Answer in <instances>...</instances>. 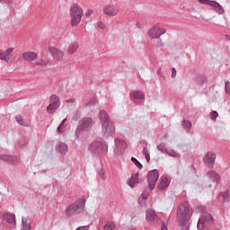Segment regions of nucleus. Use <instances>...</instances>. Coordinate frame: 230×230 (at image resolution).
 Segmentation results:
<instances>
[{"instance_id":"obj_1","label":"nucleus","mask_w":230,"mask_h":230,"mask_svg":"<svg viewBox=\"0 0 230 230\" xmlns=\"http://www.w3.org/2000/svg\"><path fill=\"white\" fill-rule=\"evenodd\" d=\"M69 15L71 19V26H78L84 17V9L80 5L74 4L70 7Z\"/></svg>"},{"instance_id":"obj_2","label":"nucleus","mask_w":230,"mask_h":230,"mask_svg":"<svg viewBox=\"0 0 230 230\" xmlns=\"http://www.w3.org/2000/svg\"><path fill=\"white\" fill-rule=\"evenodd\" d=\"M190 205L188 202L180 204L177 210L178 222H180L181 226H184V224L190 220Z\"/></svg>"},{"instance_id":"obj_3","label":"nucleus","mask_w":230,"mask_h":230,"mask_svg":"<svg viewBox=\"0 0 230 230\" xmlns=\"http://www.w3.org/2000/svg\"><path fill=\"white\" fill-rule=\"evenodd\" d=\"M100 119L102 125V131L104 134H112L116 128H114V124L109 121V115L105 111L100 112Z\"/></svg>"},{"instance_id":"obj_4","label":"nucleus","mask_w":230,"mask_h":230,"mask_svg":"<svg viewBox=\"0 0 230 230\" xmlns=\"http://www.w3.org/2000/svg\"><path fill=\"white\" fill-rule=\"evenodd\" d=\"M207 177H208V180L206 182L207 188H215V187H217V184H218V182H220V174L215 171L208 172Z\"/></svg>"},{"instance_id":"obj_5","label":"nucleus","mask_w":230,"mask_h":230,"mask_svg":"<svg viewBox=\"0 0 230 230\" xmlns=\"http://www.w3.org/2000/svg\"><path fill=\"white\" fill-rule=\"evenodd\" d=\"M84 204H85V201L84 199H80L75 203L69 205L66 209V217H73V215L79 213L80 209L84 208Z\"/></svg>"},{"instance_id":"obj_6","label":"nucleus","mask_w":230,"mask_h":230,"mask_svg":"<svg viewBox=\"0 0 230 230\" xmlns=\"http://www.w3.org/2000/svg\"><path fill=\"white\" fill-rule=\"evenodd\" d=\"M213 224V217L209 214H205L201 216L198 222L199 230H208L209 226Z\"/></svg>"},{"instance_id":"obj_7","label":"nucleus","mask_w":230,"mask_h":230,"mask_svg":"<svg viewBox=\"0 0 230 230\" xmlns=\"http://www.w3.org/2000/svg\"><path fill=\"white\" fill-rule=\"evenodd\" d=\"M165 33H166V29L159 25H154L152 28H150L147 31V35L152 40L161 39V36L164 35Z\"/></svg>"},{"instance_id":"obj_8","label":"nucleus","mask_w":230,"mask_h":230,"mask_svg":"<svg viewBox=\"0 0 230 230\" xmlns=\"http://www.w3.org/2000/svg\"><path fill=\"white\" fill-rule=\"evenodd\" d=\"M60 107V98L57 95H51L49 99V104L47 107L48 114H53L57 112V110Z\"/></svg>"},{"instance_id":"obj_9","label":"nucleus","mask_w":230,"mask_h":230,"mask_svg":"<svg viewBox=\"0 0 230 230\" xmlns=\"http://www.w3.org/2000/svg\"><path fill=\"white\" fill-rule=\"evenodd\" d=\"M198 1L201 4H208V6H211L212 8H214L215 12H217V13H218L219 15H224V13H226L224 7L216 1H211V0H198Z\"/></svg>"},{"instance_id":"obj_10","label":"nucleus","mask_w":230,"mask_h":230,"mask_svg":"<svg viewBox=\"0 0 230 230\" xmlns=\"http://www.w3.org/2000/svg\"><path fill=\"white\" fill-rule=\"evenodd\" d=\"M89 149L93 152V154H105L107 153V146L100 141L93 142Z\"/></svg>"},{"instance_id":"obj_11","label":"nucleus","mask_w":230,"mask_h":230,"mask_svg":"<svg viewBox=\"0 0 230 230\" xmlns=\"http://www.w3.org/2000/svg\"><path fill=\"white\" fill-rule=\"evenodd\" d=\"M159 179V172L157 170L150 171L147 173V181L149 184V190H154L155 188V184L157 180Z\"/></svg>"},{"instance_id":"obj_12","label":"nucleus","mask_w":230,"mask_h":230,"mask_svg":"<svg viewBox=\"0 0 230 230\" xmlns=\"http://www.w3.org/2000/svg\"><path fill=\"white\" fill-rule=\"evenodd\" d=\"M49 53L55 60H64L66 58V53L63 50L53 46L49 47Z\"/></svg>"},{"instance_id":"obj_13","label":"nucleus","mask_w":230,"mask_h":230,"mask_svg":"<svg viewBox=\"0 0 230 230\" xmlns=\"http://www.w3.org/2000/svg\"><path fill=\"white\" fill-rule=\"evenodd\" d=\"M217 159V155L213 152H208L203 157V163L208 168H213V164H215V160Z\"/></svg>"},{"instance_id":"obj_14","label":"nucleus","mask_w":230,"mask_h":230,"mask_svg":"<svg viewBox=\"0 0 230 230\" xmlns=\"http://www.w3.org/2000/svg\"><path fill=\"white\" fill-rule=\"evenodd\" d=\"M14 49H15L14 48H9L4 51L0 50V60H4V62H6V64H9L10 58H12V55Z\"/></svg>"},{"instance_id":"obj_15","label":"nucleus","mask_w":230,"mask_h":230,"mask_svg":"<svg viewBox=\"0 0 230 230\" xmlns=\"http://www.w3.org/2000/svg\"><path fill=\"white\" fill-rule=\"evenodd\" d=\"M157 218H159L157 217V213H155V210L152 209V208H148L146 212V222H148V224H154V222H155V220H157Z\"/></svg>"},{"instance_id":"obj_16","label":"nucleus","mask_w":230,"mask_h":230,"mask_svg":"<svg viewBox=\"0 0 230 230\" xmlns=\"http://www.w3.org/2000/svg\"><path fill=\"white\" fill-rule=\"evenodd\" d=\"M80 44L78 41H72L66 47V54L73 56L76 51H78Z\"/></svg>"},{"instance_id":"obj_17","label":"nucleus","mask_w":230,"mask_h":230,"mask_svg":"<svg viewBox=\"0 0 230 230\" xmlns=\"http://www.w3.org/2000/svg\"><path fill=\"white\" fill-rule=\"evenodd\" d=\"M37 57H39V55L37 52L33 51H26L22 54V58L25 62H33L34 60H37Z\"/></svg>"},{"instance_id":"obj_18","label":"nucleus","mask_w":230,"mask_h":230,"mask_svg":"<svg viewBox=\"0 0 230 230\" xmlns=\"http://www.w3.org/2000/svg\"><path fill=\"white\" fill-rule=\"evenodd\" d=\"M93 128V119L86 118L84 119L81 125L79 126V130H90Z\"/></svg>"},{"instance_id":"obj_19","label":"nucleus","mask_w":230,"mask_h":230,"mask_svg":"<svg viewBox=\"0 0 230 230\" xmlns=\"http://www.w3.org/2000/svg\"><path fill=\"white\" fill-rule=\"evenodd\" d=\"M0 161H4L5 163H10L11 164H17V163H19V157L8 155H0Z\"/></svg>"},{"instance_id":"obj_20","label":"nucleus","mask_w":230,"mask_h":230,"mask_svg":"<svg viewBox=\"0 0 230 230\" xmlns=\"http://www.w3.org/2000/svg\"><path fill=\"white\" fill-rule=\"evenodd\" d=\"M115 144H116V148H117V151L115 150L116 154H119L120 152H123V150H125V148H127V142H125V140H123V138L116 139Z\"/></svg>"},{"instance_id":"obj_21","label":"nucleus","mask_w":230,"mask_h":230,"mask_svg":"<svg viewBox=\"0 0 230 230\" xmlns=\"http://www.w3.org/2000/svg\"><path fill=\"white\" fill-rule=\"evenodd\" d=\"M119 12V10H118L112 6H105L103 8V13L105 15H108V17H114V16L118 15Z\"/></svg>"},{"instance_id":"obj_22","label":"nucleus","mask_w":230,"mask_h":230,"mask_svg":"<svg viewBox=\"0 0 230 230\" xmlns=\"http://www.w3.org/2000/svg\"><path fill=\"white\" fill-rule=\"evenodd\" d=\"M22 230H31V219L30 217H22Z\"/></svg>"},{"instance_id":"obj_23","label":"nucleus","mask_w":230,"mask_h":230,"mask_svg":"<svg viewBox=\"0 0 230 230\" xmlns=\"http://www.w3.org/2000/svg\"><path fill=\"white\" fill-rule=\"evenodd\" d=\"M130 188H134L136 184H139V176L137 173L132 174L130 180L128 181Z\"/></svg>"},{"instance_id":"obj_24","label":"nucleus","mask_w":230,"mask_h":230,"mask_svg":"<svg viewBox=\"0 0 230 230\" xmlns=\"http://www.w3.org/2000/svg\"><path fill=\"white\" fill-rule=\"evenodd\" d=\"M4 220L7 222V224H11V226H15V215L13 214H4L3 216Z\"/></svg>"},{"instance_id":"obj_25","label":"nucleus","mask_w":230,"mask_h":230,"mask_svg":"<svg viewBox=\"0 0 230 230\" xmlns=\"http://www.w3.org/2000/svg\"><path fill=\"white\" fill-rule=\"evenodd\" d=\"M168 186H170V181H168V178L164 177L159 184V189L164 190L168 188Z\"/></svg>"},{"instance_id":"obj_26","label":"nucleus","mask_w":230,"mask_h":230,"mask_svg":"<svg viewBox=\"0 0 230 230\" xmlns=\"http://www.w3.org/2000/svg\"><path fill=\"white\" fill-rule=\"evenodd\" d=\"M66 121H67V119H64L61 122V124L59 125V127H58L57 128V132L58 134H63L64 130H66Z\"/></svg>"},{"instance_id":"obj_27","label":"nucleus","mask_w":230,"mask_h":230,"mask_svg":"<svg viewBox=\"0 0 230 230\" xmlns=\"http://www.w3.org/2000/svg\"><path fill=\"white\" fill-rule=\"evenodd\" d=\"M16 121L17 123H19V125H22V127H30V124L21 116H16Z\"/></svg>"},{"instance_id":"obj_28","label":"nucleus","mask_w":230,"mask_h":230,"mask_svg":"<svg viewBox=\"0 0 230 230\" xmlns=\"http://www.w3.org/2000/svg\"><path fill=\"white\" fill-rule=\"evenodd\" d=\"M132 96L135 100H143V98H145V93H143V92H133Z\"/></svg>"},{"instance_id":"obj_29","label":"nucleus","mask_w":230,"mask_h":230,"mask_svg":"<svg viewBox=\"0 0 230 230\" xmlns=\"http://www.w3.org/2000/svg\"><path fill=\"white\" fill-rule=\"evenodd\" d=\"M116 229V223L110 221L104 225V230H114Z\"/></svg>"},{"instance_id":"obj_30","label":"nucleus","mask_w":230,"mask_h":230,"mask_svg":"<svg viewBox=\"0 0 230 230\" xmlns=\"http://www.w3.org/2000/svg\"><path fill=\"white\" fill-rule=\"evenodd\" d=\"M58 150L61 154L67 153V145H66V144H59L58 146Z\"/></svg>"},{"instance_id":"obj_31","label":"nucleus","mask_w":230,"mask_h":230,"mask_svg":"<svg viewBox=\"0 0 230 230\" xmlns=\"http://www.w3.org/2000/svg\"><path fill=\"white\" fill-rule=\"evenodd\" d=\"M220 199L224 200V202H228L229 201V192L225 191L219 194Z\"/></svg>"},{"instance_id":"obj_32","label":"nucleus","mask_w":230,"mask_h":230,"mask_svg":"<svg viewBox=\"0 0 230 230\" xmlns=\"http://www.w3.org/2000/svg\"><path fill=\"white\" fill-rule=\"evenodd\" d=\"M49 62L44 59H39L35 61L36 66H48Z\"/></svg>"},{"instance_id":"obj_33","label":"nucleus","mask_w":230,"mask_h":230,"mask_svg":"<svg viewBox=\"0 0 230 230\" xmlns=\"http://www.w3.org/2000/svg\"><path fill=\"white\" fill-rule=\"evenodd\" d=\"M131 161L132 163H134V164L137 166V168H143V164H141V163H139V161H137V159H136L135 157H131Z\"/></svg>"},{"instance_id":"obj_34","label":"nucleus","mask_w":230,"mask_h":230,"mask_svg":"<svg viewBox=\"0 0 230 230\" xmlns=\"http://www.w3.org/2000/svg\"><path fill=\"white\" fill-rule=\"evenodd\" d=\"M150 193L151 191L148 190H146L143 194H142V199L143 200H146V199H148V197H150Z\"/></svg>"},{"instance_id":"obj_35","label":"nucleus","mask_w":230,"mask_h":230,"mask_svg":"<svg viewBox=\"0 0 230 230\" xmlns=\"http://www.w3.org/2000/svg\"><path fill=\"white\" fill-rule=\"evenodd\" d=\"M169 155H171V157H181V155L173 150L169 152Z\"/></svg>"},{"instance_id":"obj_36","label":"nucleus","mask_w":230,"mask_h":230,"mask_svg":"<svg viewBox=\"0 0 230 230\" xmlns=\"http://www.w3.org/2000/svg\"><path fill=\"white\" fill-rule=\"evenodd\" d=\"M210 118L211 119H217V118H218V112L217 111H212L211 114H210Z\"/></svg>"},{"instance_id":"obj_37","label":"nucleus","mask_w":230,"mask_h":230,"mask_svg":"<svg viewBox=\"0 0 230 230\" xmlns=\"http://www.w3.org/2000/svg\"><path fill=\"white\" fill-rule=\"evenodd\" d=\"M183 126H184L186 128H191V122L189 121V120H185V121H183Z\"/></svg>"},{"instance_id":"obj_38","label":"nucleus","mask_w":230,"mask_h":230,"mask_svg":"<svg viewBox=\"0 0 230 230\" xmlns=\"http://www.w3.org/2000/svg\"><path fill=\"white\" fill-rule=\"evenodd\" d=\"M93 11L92 9H89L85 12V17H91L93 15Z\"/></svg>"},{"instance_id":"obj_39","label":"nucleus","mask_w":230,"mask_h":230,"mask_svg":"<svg viewBox=\"0 0 230 230\" xmlns=\"http://www.w3.org/2000/svg\"><path fill=\"white\" fill-rule=\"evenodd\" d=\"M98 28H100L101 30H105V23H103L102 22H99Z\"/></svg>"},{"instance_id":"obj_40","label":"nucleus","mask_w":230,"mask_h":230,"mask_svg":"<svg viewBox=\"0 0 230 230\" xmlns=\"http://www.w3.org/2000/svg\"><path fill=\"white\" fill-rule=\"evenodd\" d=\"M161 230H168V226H166V223L162 222V224H161Z\"/></svg>"},{"instance_id":"obj_41","label":"nucleus","mask_w":230,"mask_h":230,"mask_svg":"<svg viewBox=\"0 0 230 230\" xmlns=\"http://www.w3.org/2000/svg\"><path fill=\"white\" fill-rule=\"evenodd\" d=\"M172 78H175V76H177V70L175 68H172Z\"/></svg>"},{"instance_id":"obj_42","label":"nucleus","mask_w":230,"mask_h":230,"mask_svg":"<svg viewBox=\"0 0 230 230\" xmlns=\"http://www.w3.org/2000/svg\"><path fill=\"white\" fill-rule=\"evenodd\" d=\"M158 150H161L162 152L164 150V144H160L158 146H157Z\"/></svg>"},{"instance_id":"obj_43","label":"nucleus","mask_w":230,"mask_h":230,"mask_svg":"<svg viewBox=\"0 0 230 230\" xmlns=\"http://www.w3.org/2000/svg\"><path fill=\"white\" fill-rule=\"evenodd\" d=\"M143 154H144L145 155H150V153H148V149H147L146 147H144V149H143Z\"/></svg>"},{"instance_id":"obj_44","label":"nucleus","mask_w":230,"mask_h":230,"mask_svg":"<svg viewBox=\"0 0 230 230\" xmlns=\"http://www.w3.org/2000/svg\"><path fill=\"white\" fill-rule=\"evenodd\" d=\"M65 102L66 103H75V99H67Z\"/></svg>"},{"instance_id":"obj_45","label":"nucleus","mask_w":230,"mask_h":230,"mask_svg":"<svg viewBox=\"0 0 230 230\" xmlns=\"http://www.w3.org/2000/svg\"><path fill=\"white\" fill-rule=\"evenodd\" d=\"M89 229V226H80L76 230H87Z\"/></svg>"},{"instance_id":"obj_46","label":"nucleus","mask_w":230,"mask_h":230,"mask_svg":"<svg viewBox=\"0 0 230 230\" xmlns=\"http://www.w3.org/2000/svg\"><path fill=\"white\" fill-rule=\"evenodd\" d=\"M146 159L147 162L150 161V155H146Z\"/></svg>"},{"instance_id":"obj_47","label":"nucleus","mask_w":230,"mask_h":230,"mask_svg":"<svg viewBox=\"0 0 230 230\" xmlns=\"http://www.w3.org/2000/svg\"><path fill=\"white\" fill-rule=\"evenodd\" d=\"M102 177V179H103V181H105V179H107V176L106 175H102V176H101Z\"/></svg>"},{"instance_id":"obj_48","label":"nucleus","mask_w":230,"mask_h":230,"mask_svg":"<svg viewBox=\"0 0 230 230\" xmlns=\"http://www.w3.org/2000/svg\"><path fill=\"white\" fill-rule=\"evenodd\" d=\"M226 39H229V40H230V36H226Z\"/></svg>"}]
</instances>
